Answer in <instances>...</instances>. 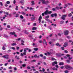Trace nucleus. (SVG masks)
Segmentation results:
<instances>
[{"instance_id":"obj_43","label":"nucleus","mask_w":73,"mask_h":73,"mask_svg":"<svg viewBox=\"0 0 73 73\" xmlns=\"http://www.w3.org/2000/svg\"><path fill=\"white\" fill-rule=\"evenodd\" d=\"M66 61L67 63H70V60H66Z\"/></svg>"},{"instance_id":"obj_40","label":"nucleus","mask_w":73,"mask_h":73,"mask_svg":"<svg viewBox=\"0 0 73 73\" xmlns=\"http://www.w3.org/2000/svg\"><path fill=\"white\" fill-rule=\"evenodd\" d=\"M25 34H28V33H29L27 32V31H25Z\"/></svg>"},{"instance_id":"obj_1","label":"nucleus","mask_w":73,"mask_h":73,"mask_svg":"<svg viewBox=\"0 0 73 73\" xmlns=\"http://www.w3.org/2000/svg\"><path fill=\"white\" fill-rule=\"evenodd\" d=\"M65 68L66 69H68V70H70V69H72L73 68L71 67V66L68 65H66L65 66Z\"/></svg>"},{"instance_id":"obj_13","label":"nucleus","mask_w":73,"mask_h":73,"mask_svg":"<svg viewBox=\"0 0 73 73\" xmlns=\"http://www.w3.org/2000/svg\"><path fill=\"white\" fill-rule=\"evenodd\" d=\"M20 3L22 4V5H24V0H21Z\"/></svg>"},{"instance_id":"obj_62","label":"nucleus","mask_w":73,"mask_h":73,"mask_svg":"<svg viewBox=\"0 0 73 73\" xmlns=\"http://www.w3.org/2000/svg\"><path fill=\"white\" fill-rule=\"evenodd\" d=\"M67 38H70V36H67Z\"/></svg>"},{"instance_id":"obj_45","label":"nucleus","mask_w":73,"mask_h":73,"mask_svg":"<svg viewBox=\"0 0 73 73\" xmlns=\"http://www.w3.org/2000/svg\"><path fill=\"white\" fill-rule=\"evenodd\" d=\"M22 66L23 67H25L26 66V64H23L22 65Z\"/></svg>"},{"instance_id":"obj_3","label":"nucleus","mask_w":73,"mask_h":73,"mask_svg":"<svg viewBox=\"0 0 73 73\" xmlns=\"http://www.w3.org/2000/svg\"><path fill=\"white\" fill-rule=\"evenodd\" d=\"M56 55L57 57H60V56H62L64 55V54H62L60 53H57L56 54Z\"/></svg>"},{"instance_id":"obj_10","label":"nucleus","mask_w":73,"mask_h":73,"mask_svg":"<svg viewBox=\"0 0 73 73\" xmlns=\"http://www.w3.org/2000/svg\"><path fill=\"white\" fill-rule=\"evenodd\" d=\"M41 19H42V17H41V15H40L38 19V21L39 23L41 22Z\"/></svg>"},{"instance_id":"obj_49","label":"nucleus","mask_w":73,"mask_h":73,"mask_svg":"<svg viewBox=\"0 0 73 73\" xmlns=\"http://www.w3.org/2000/svg\"><path fill=\"white\" fill-rule=\"evenodd\" d=\"M11 52V50H9L7 51V53H9V52Z\"/></svg>"},{"instance_id":"obj_7","label":"nucleus","mask_w":73,"mask_h":73,"mask_svg":"<svg viewBox=\"0 0 73 73\" xmlns=\"http://www.w3.org/2000/svg\"><path fill=\"white\" fill-rule=\"evenodd\" d=\"M66 15H64L62 17V20H65V17H66Z\"/></svg>"},{"instance_id":"obj_12","label":"nucleus","mask_w":73,"mask_h":73,"mask_svg":"<svg viewBox=\"0 0 73 73\" xmlns=\"http://www.w3.org/2000/svg\"><path fill=\"white\" fill-rule=\"evenodd\" d=\"M52 64L53 66H54L55 65V64H56V65H57V62L56 61L54 62H53L52 63Z\"/></svg>"},{"instance_id":"obj_24","label":"nucleus","mask_w":73,"mask_h":73,"mask_svg":"<svg viewBox=\"0 0 73 73\" xmlns=\"http://www.w3.org/2000/svg\"><path fill=\"white\" fill-rule=\"evenodd\" d=\"M45 20L46 21H48V23H50V20L48 19H45Z\"/></svg>"},{"instance_id":"obj_57","label":"nucleus","mask_w":73,"mask_h":73,"mask_svg":"<svg viewBox=\"0 0 73 73\" xmlns=\"http://www.w3.org/2000/svg\"><path fill=\"white\" fill-rule=\"evenodd\" d=\"M14 70H17V68L15 67L14 68Z\"/></svg>"},{"instance_id":"obj_52","label":"nucleus","mask_w":73,"mask_h":73,"mask_svg":"<svg viewBox=\"0 0 73 73\" xmlns=\"http://www.w3.org/2000/svg\"><path fill=\"white\" fill-rule=\"evenodd\" d=\"M16 1L15 0H14L13 1V4H16Z\"/></svg>"},{"instance_id":"obj_53","label":"nucleus","mask_w":73,"mask_h":73,"mask_svg":"<svg viewBox=\"0 0 73 73\" xmlns=\"http://www.w3.org/2000/svg\"><path fill=\"white\" fill-rule=\"evenodd\" d=\"M34 9V8H32V7H31L30 8V10H33Z\"/></svg>"},{"instance_id":"obj_37","label":"nucleus","mask_w":73,"mask_h":73,"mask_svg":"<svg viewBox=\"0 0 73 73\" xmlns=\"http://www.w3.org/2000/svg\"><path fill=\"white\" fill-rule=\"evenodd\" d=\"M15 10L16 11H17V10H18V6H16Z\"/></svg>"},{"instance_id":"obj_25","label":"nucleus","mask_w":73,"mask_h":73,"mask_svg":"<svg viewBox=\"0 0 73 73\" xmlns=\"http://www.w3.org/2000/svg\"><path fill=\"white\" fill-rule=\"evenodd\" d=\"M33 30H36L37 29V28L36 27H34L33 28Z\"/></svg>"},{"instance_id":"obj_59","label":"nucleus","mask_w":73,"mask_h":73,"mask_svg":"<svg viewBox=\"0 0 73 73\" xmlns=\"http://www.w3.org/2000/svg\"><path fill=\"white\" fill-rule=\"evenodd\" d=\"M55 66L57 68H58V65H56Z\"/></svg>"},{"instance_id":"obj_6","label":"nucleus","mask_w":73,"mask_h":73,"mask_svg":"<svg viewBox=\"0 0 73 73\" xmlns=\"http://www.w3.org/2000/svg\"><path fill=\"white\" fill-rule=\"evenodd\" d=\"M8 56H9V55H6L3 56V57L5 58H6V59H8V58H8Z\"/></svg>"},{"instance_id":"obj_51","label":"nucleus","mask_w":73,"mask_h":73,"mask_svg":"<svg viewBox=\"0 0 73 73\" xmlns=\"http://www.w3.org/2000/svg\"><path fill=\"white\" fill-rule=\"evenodd\" d=\"M64 23V21H62L60 22V24H63V23Z\"/></svg>"},{"instance_id":"obj_39","label":"nucleus","mask_w":73,"mask_h":73,"mask_svg":"<svg viewBox=\"0 0 73 73\" xmlns=\"http://www.w3.org/2000/svg\"><path fill=\"white\" fill-rule=\"evenodd\" d=\"M19 16V14H17L16 16V17H18Z\"/></svg>"},{"instance_id":"obj_48","label":"nucleus","mask_w":73,"mask_h":73,"mask_svg":"<svg viewBox=\"0 0 73 73\" xmlns=\"http://www.w3.org/2000/svg\"><path fill=\"white\" fill-rule=\"evenodd\" d=\"M16 45V43H13L12 44V46H14V45Z\"/></svg>"},{"instance_id":"obj_64","label":"nucleus","mask_w":73,"mask_h":73,"mask_svg":"<svg viewBox=\"0 0 73 73\" xmlns=\"http://www.w3.org/2000/svg\"><path fill=\"white\" fill-rule=\"evenodd\" d=\"M7 27V28H10V26H9V25H8Z\"/></svg>"},{"instance_id":"obj_58","label":"nucleus","mask_w":73,"mask_h":73,"mask_svg":"<svg viewBox=\"0 0 73 73\" xmlns=\"http://www.w3.org/2000/svg\"><path fill=\"white\" fill-rule=\"evenodd\" d=\"M68 59L69 60H72V57H69L68 58Z\"/></svg>"},{"instance_id":"obj_4","label":"nucleus","mask_w":73,"mask_h":73,"mask_svg":"<svg viewBox=\"0 0 73 73\" xmlns=\"http://www.w3.org/2000/svg\"><path fill=\"white\" fill-rule=\"evenodd\" d=\"M10 35H14L15 37H17V35H16L15 34V32H10Z\"/></svg>"},{"instance_id":"obj_36","label":"nucleus","mask_w":73,"mask_h":73,"mask_svg":"<svg viewBox=\"0 0 73 73\" xmlns=\"http://www.w3.org/2000/svg\"><path fill=\"white\" fill-rule=\"evenodd\" d=\"M2 49L3 50H5V46H3V47L2 48Z\"/></svg>"},{"instance_id":"obj_9","label":"nucleus","mask_w":73,"mask_h":73,"mask_svg":"<svg viewBox=\"0 0 73 73\" xmlns=\"http://www.w3.org/2000/svg\"><path fill=\"white\" fill-rule=\"evenodd\" d=\"M57 15L56 13H54V14H51V17H54V16L56 17H57Z\"/></svg>"},{"instance_id":"obj_14","label":"nucleus","mask_w":73,"mask_h":73,"mask_svg":"<svg viewBox=\"0 0 73 73\" xmlns=\"http://www.w3.org/2000/svg\"><path fill=\"white\" fill-rule=\"evenodd\" d=\"M62 8H63L62 7H61L60 8H59L58 6H57L56 8V9H58V10H59L60 9H62Z\"/></svg>"},{"instance_id":"obj_46","label":"nucleus","mask_w":73,"mask_h":73,"mask_svg":"<svg viewBox=\"0 0 73 73\" xmlns=\"http://www.w3.org/2000/svg\"><path fill=\"white\" fill-rule=\"evenodd\" d=\"M65 73H68V72H69V71H68L67 70H66L64 71Z\"/></svg>"},{"instance_id":"obj_8","label":"nucleus","mask_w":73,"mask_h":73,"mask_svg":"<svg viewBox=\"0 0 73 73\" xmlns=\"http://www.w3.org/2000/svg\"><path fill=\"white\" fill-rule=\"evenodd\" d=\"M72 4L70 3H68L67 4H66L65 5V7H64V8H66V7H67L68 6V5H71Z\"/></svg>"},{"instance_id":"obj_28","label":"nucleus","mask_w":73,"mask_h":73,"mask_svg":"<svg viewBox=\"0 0 73 73\" xmlns=\"http://www.w3.org/2000/svg\"><path fill=\"white\" fill-rule=\"evenodd\" d=\"M4 36L5 38H8V36H7L5 34L4 35Z\"/></svg>"},{"instance_id":"obj_29","label":"nucleus","mask_w":73,"mask_h":73,"mask_svg":"<svg viewBox=\"0 0 73 73\" xmlns=\"http://www.w3.org/2000/svg\"><path fill=\"white\" fill-rule=\"evenodd\" d=\"M20 17L21 19H24V17L22 15H20Z\"/></svg>"},{"instance_id":"obj_42","label":"nucleus","mask_w":73,"mask_h":73,"mask_svg":"<svg viewBox=\"0 0 73 73\" xmlns=\"http://www.w3.org/2000/svg\"><path fill=\"white\" fill-rule=\"evenodd\" d=\"M72 15L71 13L69 14L68 15V17H70V16H72Z\"/></svg>"},{"instance_id":"obj_2","label":"nucleus","mask_w":73,"mask_h":73,"mask_svg":"<svg viewBox=\"0 0 73 73\" xmlns=\"http://www.w3.org/2000/svg\"><path fill=\"white\" fill-rule=\"evenodd\" d=\"M40 1L42 2V4H48V3H49V2L48 1H47L46 2V1H45V0H40Z\"/></svg>"},{"instance_id":"obj_55","label":"nucleus","mask_w":73,"mask_h":73,"mask_svg":"<svg viewBox=\"0 0 73 73\" xmlns=\"http://www.w3.org/2000/svg\"><path fill=\"white\" fill-rule=\"evenodd\" d=\"M64 52L65 53H67L68 52V51L66 50H64Z\"/></svg>"},{"instance_id":"obj_5","label":"nucleus","mask_w":73,"mask_h":73,"mask_svg":"<svg viewBox=\"0 0 73 73\" xmlns=\"http://www.w3.org/2000/svg\"><path fill=\"white\" fill-rule=\"evenodd\" d=\"M68 33H69V31H68V30H67L64 31V34L66 36H67V35H68Z\"/></svg>"},{"instance_id":"obj_11","label":"nucleus","mask_w":73,"mask_h":73,"mask_svg":"<svg viewBox=\"0 0 73 73\" xmlns=\"http://www.w3.org/2000/svg\"><path fill=\"white\" fill-rule=\"evenodd\" d=\"M42 42L43 44H46V45H48V44L46 43V41L45 39H44Z\"/></svg>"},{"instance_id":"obj_21","label":"nucleus","mask_w":73,"mask_h":73,"mask_svg":"<svg viewBox=\"0 0 73 73\" xmlns=\"http://www.w3.org/2000/svg\"><path fill=\"white\" fill-rule=\"evenodd\" d=\"M59 65H64V63L62 62H60L59 63Z\"/></svg>"},{"instance_id":"obj_38","label":"nucleus","mask_w":73,"mask_h":73,"mask_svg":"<svg viewBox=\"0 0 73 73\" xmlns=\"http://www.w3.org/2000/svg\"><path fill=\"white\" fill-rule=\"evenodd\" d=\"M0 5L1 6H3V3L1 2H0Z\"/></svg>"},{"instance_id":"obj_47","label":"nucleus","mask_w":73,"mask_h":73,"mask_svg":"<svg viewBox=\"0 0 73 73\" xmlns=\"http://www.w3.org/2000/svg\"><path fill=\"white\" fill-rule=\"evenodd\" d=\"M52 60H55V61L56 60V59H55L54 58H52Z\"/></svg>"},{"instance_id":"obj_34","label":"nucleus","mask_w":73,"mask_h":73,"mask_svg":"<svg viewBox=\"0 0 73 73\" xmlns=\"http://www.w3.org/2000/svg\"><path fill=\"white\" fill-rule=\"evenodd\" d=\"M34 1H31L32 5H34Z\"/></svg>"},{"instance_id":"obj_16","label":"nucleus","mask_w":73,"mask_h":73,"mask_svg":"<svg viewBox=\"0 0 73 73\" xmlns=\"http://www.w3.org/2000/svg\"><path fill=\"white\" fill-rule=\"evenodd\" d=\"M68 45V43L67 42H65L64 43V47H66V46Z\"/></svg>"},{"instance_id":"obj_54","label":"nucleus","mask_w":73,"mask_h":73,"mask_svg":"<svg viewBox=\"0 0 73 73\" xmlns=\"http://www.w3.org/2000/svg\"><path fill=\"white\" fill-rule=\"evenodd\" d=\"M45 18H49V15H47L45 17Z\"/></svg>"},{"instance_id":"obj_18","label":"nucleus","mask_w":73,"mask_h":73,"mask_svg":"<svg viewBox=\"0 0 73 73\" xmlns=\"http://www.w3.org/2000/svg\"><path fill=\"white\" fill-rule=\"evenodd\" d=\"M44 14L45 15H47L48 14V10H46V11L44 12Z\"/></svg>"},{"instance_id":"obj_20","label":"nucleus","mask_w":73,"mask_h":73,"mask_svg":"<svg viewBox=\"0 0 73 73\" xmlns=\"http://www.w3.org/2000/svg\"><path fill=\"white\" fill-rule=\"evenodd\" d=\"M34 57H35V58H38L39 56H37V55L36 54L34 55Z\"/></svg>"},{"instance_id":"obj_19","label":"nucleus","mask_w":73,"mask_h":73,"mask_svg":"<svg viewBox=\"0 0 73 73\" xmlns=\"http://www.w3.org/2000/svg\"><path fill=\"white\" fill-rule=\"evenodd\" d=\"M24 41L23 40H21V44L22 45H24Z\"/></svg>"},{"instance_id":"obj_41","label":"nucleus","mask_w":73,"mask_h":73,"mask_svg":"<svg viewBox=\"0 0 73 73\" xmlns=\"http://www.w3.org/2000/svg\"><path fill=\"white\" fill-rule=\"evenodd\" d=\"M21 13H22V15H25V13L23 11H22V12H21Z\"/></svg>"},{"instance_id":"obj_17","label":"nucleus","mask_w":73,"mask_h":73,"mask_svg":"<svg viewBox=\"0 0 73 73\" xmlns=\"http://www.w3.org/2000/svg\"><path fill=\"white\" fill-rule=\"evenodd\" d=\"M53 50L52 49H51L50 51V52L51 53V54H53Z\"/></svg>"},{"instance_id":"obj_33","label":"nucleus","mask_w":73,"mask_h":73,"mask_svg":"<svg viewBox=\"0 0 73 73\" xmlns=\"http://www.w3.org/2000/svg\"><path fill=\"white\" fill-rule=\"evenodd\" d=\"M31 19L32 20H35V18L32 17L31 18Z\"/></svg>"},{"instance_id":"obj_31","label":"nucleus","mask_w":73,"mask_h":73,"mask_svg":"<svg viewBox=\"0 0 73 73\" xmlns=\"http://www.w3.org/2000/svg\"><path fill=\"white\" fill-rule=\"evenodd\" d=\"M47 54H48V55H50V54H52L50 52H47Z\"/></svg>"},{"instance_id":"obj_44","label":"nucleus","mask_w":73,"mask_h":73,"mask_svg":"<svg viewBox=\"0 0 73 73\" xmlns=\"http://www.w3.org/2000/svg\"><path fill=\"white\" fill-rule=\"evenodd\" d=\"M34 50H35V51H37L38 50V48H35Z\"/></svg>"},{"instance_id":"obj_15","label":"nucleus","mask_w":73,"mask_h":73,"mask_svg":"<svg viewBox=\"0 0 73 73\" xmlns=\"http://www.w3.org/2000/svg\"><path fill=\"white\" fill-rule=\"evenodd\" d=\"M29 50V48H25L24 50V52H27V50Z\"/></svg>"},{"instance_id":"obj_30","label":"nucleus","mask_w":73,"mask_h":73,"mask_svg":"<svg viewBox=\"0 0 73 73\" xmlns=\"http://www.w3.org/2000/svg\"><path fill=\"white\" fill-rule=\"evenodd\" d=\"M56 45L57 46H61V45L59 44V43H57L56 44Z\"/></svg>"},{"instance_id":"obj_56","label":"nucleus","mask_w":73,"mask_h":73,"mask_svg":"<svg viewBox=\"0 0 73 73\" xmlns=\"http://www.w3.org/2000/svg\"><path fill=\"white\" fill-rule=\"evenodd\" d=\"M11 49L13 50H15V48L14 47H11Z\"/></svg>"},{"instance_id":"obj_60","label":"nucleus","mask_w":73,"mask_h":73,"mask_svg":"<svg viewBox=\"0 0 73 73\" xmlns=\"http://www.w3.org/2000/svg\"><path fill=\"white\" fill-rule=\"evenodd\" d=\"M21 39L20 38H18L17 39V40L18 41H19Z\"/></svg>"},{"instance_id":"obj_23","label":"nucleus","mask_w":73,"mask_h":73,"mask_svg":"<svg viewBox=\"0 0 73 73\" xmlns=\"http://www.w3.org/2000/svg\"><path fill=\"white\" fill-rule=\"evenodd\" d=\"M52 69L53 70H57V68H55V67L53 68Z\"/></svg>"},{"instance_id":"obj_61","label":"nucleus","mask_w":73,"mask_h":73,"mask_svg":"<svg viewBox=\"0 0 73 73\" xmlns=\"http://www.w3.org/2000/svg\"><path fill=\"white\" fill-rule=\"evenodd\" d=\"M61 49L63 50H64V48L63 47H62L61 48Z\"/></svg>"},{"instance_id":"obj_63","label":"nucleus","mask_w":73,"mask_h":73,"mask_svg":"<svg viewBox=\"0 0 73 73\" xmlns=\"http://www.w3.org/2000/svg\"><path fill=\"white\" fill-rule=\"evenodd\" d=\"M64 66H62V67H60V68L62 69L64 68Z\"/></svg>"},{"instance_id":"obj_27","label":"nucleus","mask_w":73,"mask_h":73,"mask_svg":"<svg viewBox=\"0 0 73 73\" xmlns=\"http://www.w3.org/2000/svg\"><path fill=\"white\" fill-rule=\"evenodd\" d=\"M52 13V12L51 11H49L48 10V14H50Z\"/></svg>"},{"instance_id":"obj_26","label":"nucleus","mask_w":73,"mask_h":73,"mask_svg":"<svg viewBox=\"0 0 73 73\" xmlns=\"http://www.w3.org/2000/svg\"><path fill=\"white\" fill-rule=\"evenodd\" d=\"M3 13H4L5 15H8V14L9 13L8 12H5V11H4Z\"/></svg>"},{"instance_id":"obj_22","label":"nucleus","mask_w":73,"mask_h":73,"mask_svg":"<svg viewBox=\"0 0 73 73\" xmlns=\"http://www.w3.org/2000/svg\"><path fill=\"white\" fill-rule=\"evenodd\" d=\"M67 57H70V55L67 54L66 55V56H64V58H65L66 59L67 58Z\"/></svg>"},{"instance_id":"obj_32","label":"nucleus","mask_w":73,"mask_h":73,"mask_svg":"<svg viewBox=\"0 0 73 73\" xmlns=\"http://www.w3.org/2000/svg\"><path fill=\"white\" fill-rule=\"evenodd\" d=\"M6 4H10V1H7L6 2Z\"/></svg>"},{"instance_id":"obj_35","label":"nucleus","mask_w":73,"mask_h":73,"mask_svg":"<svg viewBox=\"0 0 73 73\" xmlns=\"http://www.w3.org/2000/svg\"><path fill=\"white\" fill-rule=\"evenodd\" d=\"M36 60H32L31 61V62H36Z\"/></svg>"},{"instance_id":"obj_50","label":"nucleus","mask_w":73,"mask_h":73,"mask_svg":"<svg viewBox=\"0 0 73 73\" xmlns=\"http://www.w3.org/2000/svg\"><path fill=\"white\" fill-rule=\"evenodd\" d=\"M33 25L34 26H36V23H33Z\"/></svg>"}]
</instances>
